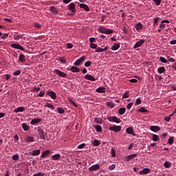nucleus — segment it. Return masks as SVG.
<instances>
[{"label":"nucleus","instance_id":"1","mask_svg":"<svg viewBox=\"0 0 176 176\" xmlns=\"http://www.w3.org/2000/svg\"><path fill=\"white\" fill-rule=\"evenodd\" d=\"M98 32L100 34H106V35H111V34H113V30L111 29H107V28L104 26H100L98 28Z\"/></svg>","mask_w":176,"mask_h":176},{"label":"nucleus","instance_id":"2","mask_svg":"<svg viewBox=\"0 0 176 176\" xmlns=\"http://www.w3.org/2000/svg\"><path fill=\"white\" fill-rule=\"evenodd\" d=\"M107 120L111 123H120V118L116 116L108 117Z\"/></svg>","mask_w":176,"mask_h":176},{"label":"nucleus","instance_id":"3","mask_svg":"<svg viewBox=\"0 0 176 176\" xmlns=\"http://www.w3.org/2000/svg\"><path fill=\"white\" fill-rule=\"evenodd\" d=\"M109 130H110V131H114L115 133H119V131L122 130V126L117 125L111 126L109 128Z\"/></svg>","mask_w":176,"mask_h":176},{"label":"nucleus","instance_id":"4","mask_svg":"<svg viewBox=\"0 0 176 176\" xmlns=\"http://www.w3.org/2000/svg\"><path fill=\"white\" fill-rule=\"evenodd\" d=\"M85 60H86V56H81L80 58L76 60V62L74 63L75 67H79V65H80V64H82V63H83V61Z\"/></svg>","mask_w":176,"mask_h":176},{"label":"nucleus","instance_id":"5","mask_svg":"<svg viewBox=\"0 0 176 176\" xmlns=\"http://www.w3.org/2000/svg\"><path fill=\"white\" fill-rule=\"evenodd\" d=\"M47 96H48V97H51L52 98V100H56L57 99V95L56 94V92L53 91H47L46 93Z\"/></svg>","mask_w":176,"mask_h":176},{"label":"nucleus","instance_id":"6","mask_svg":"<svg viewBox=\"0 0 176 176\" xmlns=\"http://www.w3.org/2000/svg\"><path fill=\"white\" fill-rule=\"evenodd\" d=\"M54 72H55V74L56 75H58L60 76V78H66L67 76V74L64 73V72H61L60 70H58L57 69H56Z\"/></svg>","mask_w":176,"mask_h":176},{"label":"nucleus","instance_id":"7","mask_svg":"<svg viewBox=\"0 0 176 176\" xmlns=\"http://www.w3.org/2000/svg\"><path fill=\"white\" fill-rule=\"evenodd\" d=\"M54 72H55V74L56 75H58L60 76V78H66L67 76V74L64 73V72H61L60 70H58L57 69H56Z\"/></svg>","mask_w":176,"mask_h":176},{"label":"nucleus","instance_id":"8","mask_svg":"<svg viewBox=\"0 0 176 176\" xmlns=\"http://www.w3.org/2000/svg\"><path fill=\"white\" fill-rule=\"evenodd\" d=\"M144 43H145V40L141 39L139 41L136 42V43L134 45L133 48L137 49L138 47H141V46H142Z\"/></svg>","mask_w":176,"mask_h":176},{"label":"nucleus","instance_id":"9","mask_svg":"<svg viewBox=\"0 0 176 176\" xmlns=\"http://www.w3.org/2000/svg\"><path fill=\"white\" fill-rule=\"evenodd\" d=\"M69 10L71 11L72 13H75L76 12V8H75V3H71L68 6Z\"/></svg>","mask_w":176,"mask_h":176},{"label":"nucleus","instance_id":"10","mask_svg":"<svg viewBox=\"0 0 176 176\" xmlns=\"http://www.w3.org/2000/svg\"><path fill=\"white\" fill-rule=\"evenodd\" d=\"M11 47H13L14 49H17L18 50H22L24 52V47L23 46L19 45V44H11Z\"/></svg>","mask_w":176,"mask_h":176},{"label":"nucleus","instance_id":"11","mask_svg":"<svg viewBox=\"0 0 176 176\" xmlns=\"http://www.w3.org/2000/svg\"><path fill=\"white\" fill-rule=\"evenodd\" d=\"M96 170H100V164H98L93 165L89 168V171H96Z\"/></svg>","mask_w":176,"mask_h":176},{"label":"nucleus","instance_id":"12","mask_svg":"<svg viewBox=\"0 0 176 176\" xmlns=\"http://www.w3.org/2000/svg\"><path fill=\"white\" fill-rule=\"evenodd\" d=\"M162 23L160 24V28L161 30H164L166 28V24H163V23H166L167 24H169L170 21L165 19L161 21Z\"/></svg>","mask_w":176,"mask_h":176},{"label":"nucleus","instance_id":"13","mask_svg":"<svg viewBox=\"0 0 176 176\" xmlns=\"http://www.w3.org/2000/svg\"><path fill=\"white\" fill-rule=\"evenodd\" d=\"M149 173H151V169L148 168H144L142 170L140 171V175H145L146 174H149Z\"/></svg>","mask_w":176,"mask_h":176},{"label":"nucleus","instance_id":"14","mask_svg":"<svg viewBox=\"0 0 176 176\" xmlns=\"http://www.w3.org/2000/svg\"><path fill=\"white\" fill-rule=\"evenodd\" d=\"M41 122H42V118H34L32 120V121L30 122V124H36L38 123H41Z\"/></svg>","mask_w":176,"mask_h":176},{"label":"nucleus","instance_id":"15","mask_svg":"<svg viewBox=\"0 0 176 176\" xmlns=\"http://www.w3.org/2000/svg\"><path fill=\"white\" fill-rule=\"evenodd\" d=\"M84 78L85 79H87V80H91V82H94L96 80V78L90 74L85 75Z\"/></svg>","mask_w":176,"mask_h":176},{"label":"nucleus","instance_id":"16","mask_svg":"<svg viewBox=\"0 0 176 176\" xmlns=\"http://www.w3.org/2000/svg\"><path fill=\"white\" fill-rule=\"evenodd\" d=\"M38 134L40 135L41 140H45V133L43 129L38 128Z\"/></svg>","mask_w":176,"mask_h":176},{"label":"nucleus","instance_id":"17","mask_svg":"<svg viewBox=\"0 0 176 176\" xmlns=\"http://www.w3.org/2000/svg\"><path fill=\"white\" fill-rule=\"evenodd\" d=\"M150 130L154 133H156L157 131H160V126H150Z\"/></svg>","mask_w":176,"mask_h":176},{"label":"nucleus","instance_id":"18","mask_svg":"<svg viewBox=\"0 0 176 176\" xmlns=\"http://www.w3.org/2000/svg\"><path fill=\"white\" fill-rule=\"evenodd\" d=\"M80 8L81 9H84L86 12H89L90 11V8H89V6H87L85 3L80 4Z\"/></svg>","mask_w":176,"mask_h":176},{"label":"nucleus","instance_id":"19","mask_svg":"<svg viewBox=\"0 0 176 176\" xmlns=\"http://www.w3.org/2000/svg\"><path fill=\"white\" fill-rule=\"evenodd\" d=\"M120 47V44L118 43H114L113 45L111 46V50H118Z\"/></svg>","mask_w":176,"mask_h":176},{"label":"nucleus","instance_id":"20","mask_svg":"<svg viewBox=\"0 0 176 176\" xmlns=\"http://www.w3.org/2000/svg\"><path fill=\"white\" fill-rule=\"evenodd\" d=\"M30 155L31 156H38V155H41V150H33Z\"/></svg>","mask_w":176,"mask_h":176},{"label":"nucleus","instance_id":"21","mask_svg":"<svg viewBox=\"0 0 176 176\" xmlns=\"http://www.w3.org/2000/svg\"><path fill=\"white\" fill-rule=\"evenodd\" d=\"M126 132L127 134H131V135H135V133H134V131L133 130V128L129 127L126 129Z\"/></svg>","mask_w":176,"mask_h":176},{"label":"nucleus","instance_id":"22","mask_svg":"<svg viewBox=\"0 0 176 176\" xmlns=\"http://www.w3.org/2000/svg\"><path fill=\"white\" fill-rule=\"evenodd\" d=\"M19 61L24 63V61H25V56L23 54H20L19 56Z\"/></svg>","mask_w":176,"mask_h":176},{"label":"nucleus","instance_id":"23","mask_svg":"<svg viewBox=\"0 0 176 176\" xmlns=\"http://www.w3.org/2000/svg\"><path fill=\"white\" fill-rule=\"evenodd\" d=\"M70 71H72V72L76 73V72H80V69L78 67H76L75 66H72L70 68Z\"/></svg>","mask_w":176,"mask_h":176},{"label":"nucleus","instance_id":"24","mask_svg":"<svg viewBox=\"0 0 176 176\" xmlns=\"http://www.w3.org/2000/svg\"><path fill=\"white\" fill-rule=\"evenodd\" d=\"M52 160H60V158L61 157V155L60 154H56L52 155Z\"/></svg>","mask_w":176,"mask_h":176},{"label":"nucleus","instance_id":"25","mask_svg":"<svg viewBox=\"0 0 176 176\" xmlns=\"http://www.w3.org/2000/svg\"><path fill=\"white\" fill-rule=\"evenodd\" d=\"M14 41H19V39H21L24 35L23 34H14Z\"/></svg>","mask_w":176,"mask_h":176},{"label":"nucleus","instance_id":"26","mask_svg":"<svg viewBox=\"0 0 176 176\" xmlns=\"http://www.w3.org/2000/svg\"><path fill=\"white\" fill-rule=\"evenodd\" d=\"M125 113H126V107H121L119 109L118 113L120 115H124Z\"/></svg>","mask_w":176,"mask_h":176},{"label":"nucleus","instance_id":"27","mask_svg":"<svg viewBox=\"0 0 176 176\" xmlns=\"http://www.w3.org/2000/svg\"><path fill=\"white\" fill-rule=\"evenodd\" d=\"M48 155H50V150H46L43 151L41 154V157H46Z\"/></svg>","mask_w":176,"mask_h":176},{"label":"nucleus","instance_id":"28","mask_svg":"<svg viewBox=\"0 0 176 176\" xmlns=\"http://www.w3.org/2000/svg\"><path fill=\"white\" fill-rule=\"evenodd\" d=\"M58 61H60L62 64H67V60L64 56H60L58 58Z\"/></svg>","mask_w":176,"mask_h":176},{"label":"nucleus","instance_id":"29","mask_svg":"<svg viewBox=\"0 0 176 176\" xmlns=\"http://www.w3.org/2000/svg\"><path fill=\"white\" fill-rule=\"evenodd\" d=\"M138 112H140L141 113H148L149 111H148L145 107H140L138 110Z\"/></svg>","mask_w":176,"mask_h":176},{"label":"nucleus","instance_id":"30","mask_svg":"<svg viewBox=\"0 0 176 176\" xmlns=\"http://www.w3.org/2000/svg\"><path fill=\"white\" fill-rule=\"evenodd\" d=\"M25 141L28 142H34V141H35V139L32 136H28L25 139Z\"/></svg>","mask_w":176,"mask_h":176},{"label":"nucleus","instance_id":"31","mask_svg":"<svg viewBox=\"0 0 176 176\" xmlns=\"http://www.w3.org/2000/svg\"><path fill=\"white\" fill-rule=\"evenodd\" d=\"M94 122L95 123H98V124H102V119L100 118H95Z\"/></svg>","mask_w":176,"mask_h":176},{"label":"nucleus","instance_id":"32","mask_svg":"<svg viewBox=\"0 0 176 176\" xmlns=\"http://www.w3.org/2000/svg\"><path fill=\"white\" fill-rule=\"evenodd\" d=\"M96 91V93H105V87H98Z\"/></svg>","mask_w":176,"mask_h":176},{"label":"nucleus","instance_id":"33","mask_svg":"<svg viewBox=\"0 0 176 176\" xmlns=\"http://www.w3.org/2000/svg\"><path fill=\"white\" fill-rule=\"evenodd\" d=\"M22 128L23 129L24 131H28V130L30 129V126H28L25 123H23Z\"/></svg>","mask_w":176,"mask_h":176},{"label":"nucleus","instance_id":"34","mask_svg":"<svg viewBox=\"0 0 176 176\" xmlns=\"http://www.w3.org/2000/svg\"><path fill=\"white\" fill-rule=\"evenodd\" d=\"M106 105L109 108H115V103L113 102H107Z\"/></svg>","mask_w":176,"mask_h":176},{"label":"nucleus","instance_id":"35","mask_svg":"<svg viewBox=\"0 0 176 176\" xmlns=\"http://www.w3.org/2000/svg\"><path fill=\"white\" fill-rule=\"evenodd\" d=\"M24 111V107H18L17 109L14 110V112H15V113H18V112H23Z\"/></svg>","mask_w":176,"mask_h":176},{"label":"nucleus","instance_id":"36","mask_svg":"<svg viewBox=\"0 0 176 176\" xmlns=\"http://www.w3.org/2000/svg\"><path fill=\"white\" fill-rule=\"evenodd\" d=\"M94 127L98 133H101V131H102V127H101V125H96Z\"/></svg>","mask_w":176,"mask_h":176},{"label":"nucleus","instance_id":"37","mask_svg":"<svg viewBox=\"0 0 176 176\" xmlns=\"http://www.w3.org/2000/svg\"><path fill=\"white\" fill-rule=\"evenodd\" d=\"M45 107L46 108H50V109H52V111H53V109H54V105L50 104V103H47L45 104Z\"/></svg>","mask_w":176,"mask_h":176},{"label":"nucleus","instance_id":"38","mask_svg":"<svg viewBox=\"0 0 176 176\" xmlns=\"http://www.w3.org/2000/svg\"><path fill=\"white\" fill-rule=\"evenodd\" d=\"M157 71L160 74H163L164 72H166V67H159Z\"/></svg>","mask_w":176,"mask_h":176},{"label":"nucleus","instance_id":"39","mask_svg":"<svg viewBox=\"0 0 176 176\" xmlns=\"http://www.w3.org/2000/svg\"><path fill=\"white\" fill-rule=\"evenodd\" d=\"M167 144L168 145H173V144H174V137L173 136L170 137L168 139Z\"/></svg>","mask_w":176,"mask_h":176},{"label":"nucleus","instance_id":"40","mask_svg":"<svg viewBox=\"0 0 176 176\" xmlns=\"http://www.w3.org/2000/svg\"><path fill=\"white\" fill-rule=\"evenodd\" d=\"M50 10H51V12L53 13V14H57V8H56V7H54V6H51L50 7Z\"/></svg>","mask_w":176,"mask_h":176},{"label":"nucleus","instance_id":"41","mask_svg":"<svg viewBox=\"0 0 176 176\" xmlns=\"http://www.w3.org/2000/svg\"><path fill=\"white\" fill-rule=\"evenodd\" d=\"M142 28V23H138L136 25V26H135V30H136L137 31L141 30Z\"/></svg>","mask_w":176,"mask_h":176},{"label":"nucleus","instance_id":"42","mask_svg":"<svg viewBox=\"0 0 176 176\" xmlns=\"http://www.w3.org/2000/svg\"><path fill=\"white\" fill-rule=\"evenodd\" d=\"M160 60L161 63H163L164 64H167V63H168L167 59H166V58H164L163 56H160Z\"/></svg>","mask_w":176,"mask_h":176},{"label":"nucleus","instance_id":"43","mask_svg":"<svg viewBox=\"0 0 176 176\" xmlns=\"http://www.w3.org/2000/svg\"><path fill=\"white\" fill-rule=\"evenodd\" d=\"M129 97H130V93L126 91L122 96V100L124 98H129Z\"/></svg>","mask_w":176,"mask_h":176},{"label":"nucleus","instance_id":"44","mask_svg":"<svg viewBox=\"0 0 176 176\" xmlns=\"http://www.w3.org/2000/svg\"><path fill=\"white\" fill-rule=\"evenodd\" d=\"M92 144L94 146H98L100 145V140H94Z\"/></svg>","mask_w":176,"mask_h":176},{"label":"nucleus","instance_id":"45","mask_svg":"<svg viewBox=\"0 0 176 176\" xmlns=\"http://www.w3.org/2000/svg\"><path fill=\"white\" fill-rule=\"evenodd\" d=\"M164 166L166 168H170V167H171V164L168 162H165Z\"/></svg>","mask_w":176,"mask_h":176},{"label":"nucleus","instance_id":"46","mask_svg":"<svg viewBox=\"0 0 176 176\" xmlns=\"http://www.w3.org/2000/svg\"><path fill=\"white\" fill-rule=\"evenodd\" d=\"M57 111H58V113H61V114H63L65 112V110H64V109H63L61 107H58Z\"/></svg>","mask_w":176,"mask_h":176},{"label":"nucleus","instance_id":"47","mask_svg":"<svg viewBox=\"0 0 176 176\" xmlns=\"http://www.w3.org/2000/svg\"><path fill=\"white\" fill-rule=\"evenodd\" d=\"M20 159V156L18 154H15L12 156V160L16 161Z\"/></svg>","mask_w":176,"mask_h":176},{"label":"nucleus","instance_id":"48","mask_svg":"<svg viewBox=\"0 0 176 176\" xmlns=\"http://www.w3.org/2000/svg\"><path fill=\"white\" fill-rule=\"evenodd\" d=\"M95 52L96 53H102V52H104V50H102V48L98 47H96Z\"/></svg>","mask_w":176,"mask_h":176},{"label":"nucleus","instance_id":"49","mask_svg":"<svg viewBox=\"0 0 176 176\" xmlns=\"http://www.w3.org/2000/svg\"><path fill=\"white\" fill-rule=\"evenodd\" d=\"M68 101L70 102V104H72L74 107H78V104H75V102H74V100L70 98H68Z\"/></svg>","mask_w":176,"mask_h":176},{"label":"nucleus","instance_id":"50","mask_svg":"<svg viewBox=\"0 0 176 176\" xmlns=\"http://www.w3.org/2000/svg\"><path fill=\"white\" fill-rule=\"evenodd\" d=\"M142 102L141 101V100L140 98H137L136 101H135V107H137L138 105H140V104Z\"/></svg>","mask_w":176,"mask_h":176},{"label":"nucleus","instance_id":"51","mask_svg":"<svg viewBox=\"0 0 176 176\" xmlns=\"http://www.w3.org/2000/svg\"><path fill=\"white\" fill-rule=\"evenodd\" d=\"M167 58L169 63H175V59H174V58H171V56H167Z\"/></svg>","mask_w":176,"mask_h":176},{"label":"nucleus","instance_id":"52","mask_svg":"<svg viewBox=\"0 0 176 176\" xmlns=\"http://www.w3.org/2000/svg\"><path fill=\"white\" fill-rule=\"evenodd\" d=\"M159 140V136L156 134L153 135V141H157Z\"/></svg>","mask_w":176,"mask_h":176},{"label":"nucleus","instance_id":"53","mask_svg":"<svg viewBox=\"0 0 176 176\" xmlns=\"http://www.w3.org/2000/svg\"><path fill=\"white\" fill-rule=\"evenodd\" d=\"M89 47H91V49H97V44L91 43L89 45Z\"/></svg>","mask_w":176,"mask_h":176},{"label":"nucleus","instance_id":"54","mask_svg":"<svg viewBox=\"0 0 176 176\" xmlns=\"http://www.w3.org/2000/svg\"><path fill=\"white\" fill-rule=\"evenodd\" d=\"M42 26L38 23H34V28H37V30H40Z\"/></svg>","mask_w":176,"mask_h":176},{"label":"nucleus","instance_id":"55","mask_svg":"<svg viewBox=\"0 0 176 176\" xmlns=\"http://www.w3.org/2000/svg\"><path fill=\"white\" fill-rule=\"evenodd\" d=\"M45 96V91H41L38 94H37V97H43Z\"/></svg>","mask_w":176,"mask_h":176},{"label":"nucleus","instance_id":"56","mask_svg":"<svg viewBox=\"0 0 176 176\" xmlns=\"http://www.w3.org/2000/svg\"><path fill=\"white\" fill-rule=\"evenodd\" d=\"M130 160H131L130 155H127L124 158V162H130Z\"/></svg>","mask_w":176,"mask_h":176},{"label":"nucleus","instance_id":"57","mask_svg":"<svg viewBox=\"0 0 176 176\" xmlns=\"http://www.w3.org/2000/svg\"><path fill=\"white\" fill-rule=\"evenodd\" d=\"M86 146V144L82 143L78 146V149H83Z\"/></svg>","mask_w":176,"mask_h":176},{"label":"nucleus","instance_id":"58","mask_svg":"<svg viewBox=\"0 0 176 176\" xmlns=\"http://www.w3.org/2000/svg\"><path fill=\"white\" fill-rule=\"evenodd\" d=\"M111 156L113 157H115V156H116V151L114 148H111Z\"/></svg>","mask_w":176,"mask_h":176},{"label":"nucleus","instance_id":"59","mask_svg":"<svg viewBox=\"0 0 176 176\" xmlns=\"http://www.w3.org/2000/svg\"><path fill=\"white\" fill-rule=\"evenodd\" d=\"M33 176H45V173L38 172V173L34 174Z\"/></svg>","mask_w":176,"mask_h":176},{"label":"nucleus","instance_id":"60","mask_svg":"<svg viewBox=\"0 0 176 176\" xmlns=\"http://www.w3.org/2000/svg\"><path fill=\"white\" fill-rule=\"evenodd\" d=\"M154 2L157 6H159L162 3V0H154Z\"/></svg>","mask_w":176,"mask_h":176},{"label":"nucleus","instance_id":"61","mask_svg":"<svg viewBox=\"0 0 176 176\" xmlns=\"http://www.w3.org/2000/svg\"><path fill=\"white\" fill-rule=\"evenodd\" d=\"M116 167V166L115 164H111L110 166H109V170L112 171V170H115Z\"/></svg>","mask_w":176,"mask_h":176},{"label":"nucleus","instance_id":"62","mask_svg":"<svg viewBox=\"0 0 176 176\" xmlns=\"http://www.w3.org/2000/svg\"><path fill=\"white\" fill-rule=\"evenodd\" d=\"M91 65V61L88 60L85 63V67H90Z\"/></svg>","mask_w":176,"mask_h":176},{"label":"nucleus","instance_id":"63","mask_svg":"<svg viewBox=\"0 0 176 176\" xmlns=\"http://www.w3.org/2000/svg\"><path fill=\"white\" fill-rule=\"evenodd\" d=\"M40 90H41V88H40V87H34L33 88V90L31 91H39Z\"/></svg>","mask_w":176,"mask_h":176},{"label":"nucleus","instance_id":"64","mask_svg":"<svg viewBox=\"0 0 176 176\" xmlns=\"http://www.w3.org/2000/svg\"><path fill=\"white\" fill-rule=\"evenodd\" d=\"M21 74V71H20V70H16V72H14L13 73V75L17 76V75H20Z\"/></svg>","mask_w":176,"mask_h":176}]
</instances>
